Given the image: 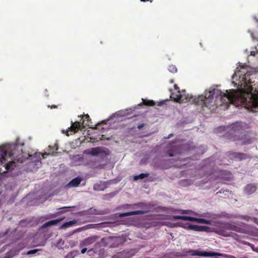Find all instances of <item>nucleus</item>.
<instances>
[{"label":"nucleus","instance_id":"obj_27","mask_svg":"<svg viewBox=\"0 0 258 258\" xmlns=\"http://www.w3.org/2000/svg\"><path fill=\"white\" fill-rule=\"evenodd\" d=\"M37 251H38V249H37L30 250H29L27 252V254H28V255L33 254L36 253Z\"/></svg>","mask_w":258,"mask_h":258},{"label":"nucleus","instance_id":"obj_16","mask_svg":"<svg viewBox=\"0 0 258 258\" xmlns=\"http://www.w3.org/2000/svg\"><path fill=\"white\" fill-rule=\"evenodd\" d=\"M113 242L112 245L113 246H118L124 242V240L122 237H115L112 239Z\"/></svg>","mask_w":258,"mask_h":258},{"label":"nucleus","instance_id":"obj_28","mask_svg":"<svg viewBox=\"0 0 258 258\" xmlns=\"http://www.w3.org/2000/svg\"><path fill=\"white\" fill-rule=\"evenodd\" d=\"M171 217L176 220H182V216L174 215L172 216Z\"/></svg>","mask_w":258,"mask_h":258},{"label":"nucleus","instance_id":"obj_22","mask_svg":"<svg viewBox=\"0 0 258 258\" xmlns=\"http://www.w3.org/2000/svg\"><path fill=\"white\" fill-rule=\"evenodd\" d=\"M78 254L77 251H71L67 254L65 258H74Z\"/></svg>","mask_w":258,"mask_h":258},{"label":"nucleus","instance_id":"obj_30","mask_svg":"<svg viewBox=\"0 0 258 258\" xmlns=\"http://www.w3.org/2000/svg\"><path fill=\"white\" fill-rule=\"evenodd\" d=\"M229 104V103L225 104H226V105H228V104ZM232 104H234L233 103H232ZM242 104V105H245V106H246V108H247V106L245 104H242V103H240V102H237V103H235L234 104ZM222 104H223V103H222L221 102V104H220V105H222Z\"/></svg>","mask_w":258,"mask_h":258},{"label":"nucleus","instance_id":"obj_34","mask_svg":"<svg viewBox=\"0 0 258 258\" xmlns=\"http://www.w3.org/2000/svg\"><path fill=\"white\" fill-rule=\"evenodd\" d=\"M168 154L169 156H170V157L174 156V154L170 151L168 152Z\"/></svg>","mask_w":258,"mask_h":258},{"label":"nucleus","instance_id":"obj_29","mask_svg":"<svg viewBox=\"0 0 258 258\" xmlns=\"http://www.w3.org/2000/svg\"><path fill=\"white\" fill-rule=\"evenodd\" d=\"M145 126V124L144 123H141V124H140L138 125V128L140 130L141 128H142L144 126Z\"/></svg>","mask_w":258,"mask_h":258},{"label":"nucleus","instance_id":"obj_4","mask_svg":"<svg viewBox=\"0 0 258 258\" xmlns=\"http://www.w3.org/2000/svg\"><path fill=\"white\" fill-rule=\"evenodd\" d=\"M241 126L239 123L233 124L231 129L230 134L233 141H241V145L249 144L252 142L251 139L247 138L246 135H244Z\"/></svg>","mask_w":258,"mask_h":258},{"label":"nucleus","instance_id":"obj_23","mask_svg":"<svg viewBox=\"0 0 258 258\" xmlns=\"http://www.w3.org/2000/svg\"><path fill=\"white\" fill-rule=\"evenodd\" d=\"M143 103L144 104L147 106H153L155 105V103L153 100H143Z\"/></svg>","mask_w":258,"mask_h":258},{"label":"nucleus","instance_id":"obj_41","mask_svg":"<svg viewBox=\"0 0 258 258\" xmlns=\"http://www.w3.org/2000/svg\"><path fill=\"white\" fill-rule=\"evenodd\" d=\"M170 82L171 83H172L173 82V80H171V81H170Z\"/></svg>","mask_w":258,"mask_h":258},{"label":"nucleus","instance_id":"obj_38","mask_svg":"<svg viewBox=\"0 0 258 258\" xmlns=\"http://www.w3.org/2000/svg\"><path fill=\"white\" fill-rule=\"evenodd\" d=\"M51 108H57V106L56 105H52L51 107Z\"/></svg>","mask_w":258,"mask_h":258},{"label":"nucleus","instance_id":"obj_10","mask_svg":"<svg viewBox=\"0 0 258 258\" xmlns=\"http://www.w3.org/2000/svg\"><path fill=\"white\" fill-rule=\"evenodd\" d=\"M134 255V250H123L117 253L114 255V258H130Z\"/></svg>","mask_w":258,"mask_h":258},{"label":"nucleus","instance_id":"obj_25","mask_svg":"<svg viewBox=\"0 0 258 258\" xmlns=\"http://www.w3.org/2000/svg\"><path fill=\"white\" fill-rule=\"evenodd\" d=\"M179 93V92H178ZM182 96L180 93L176 95V97L174 98V100L176 102H182L183 100L182 99Z\"/></svg>","mask_w":258,"mask_h":258},{"label":"nucleus","instance_id":"obj_8","mask_svg":"<svg viewBox=\"0 0 258 258\" xmlns=\"http://www.w3.org/2000/svg\"><path fill=\"white\" fill-rule=\"evenodd\" d=\"M89 154L92 156L97 155H108L110 154V151L108 149L102 147H98L92 148L90 149Z\"/></svg>","mask_w":258,"mask_h":258},{"label":"nucleus","instance_id":"obj_13","mask_svg":"<svg viewBox=\"0 0 258 258\" xmlns=\"http://www.w3.org/2000/svg\"><path fill=\"white\" fill-rule=\"evenodd\" d=\"M188 228L196 231H208L209 227L206 226H199L196 225H189Z\"/></svg>","mask_w":258,"mask_h":258},{"label":"nucleus","instance_id":"obj_31","mask_svg":"<svg viewBox=\"0 0 258 258\" xmlns=\"http://www.w3.org/2000/svg\"><path fill=\"white\" fill-rule=\"evenodd\" d=\"M157 209L161 210L162 211H164L165 210V207H161V206L158 207Z\"/></svg>","mask_w":258,"mask_h":258},{"label":"nucleus","instance_id":"obj_14","mask_svg":"<svg viewBox=\"0 0 258 258\" xmlns=\"http://www.w3.org/2000/svg\"><path fill=\"white\" fill-rule=\"evenodd\" d=\"M82 180V178L81 177H77L71 180L68 185L70 187H77L80 184Z\"/></svg>","mask_w":258,"mask_h":258},{"label":"nucleus","instance_id":"obj_12","mask_svg":"<svg viewBox=\"0 0 258 258\" xmlns=\"http://www.w3.org/2000/svg\"><path fill=\"white\" fill-rule=\"evenodd\" d=\"M98 237L96 236H92L85 239L83 241L80 243V246L81 247L87 246L91 245L95 243Z\"/></svg>","mask_w":258,"mask_h":258},{"label":"nucleus","instance_id":"obj_33","mask_svg":"<svg viewBox=\"0 0 258 258\" xmlns=\"http://www.w3.org/2000/svg\"><path fill=\"white\" fill-rule=\"evenodd\" d=\"M84 117H85V119H84V120H85V119H86V120H89V119H90V117H89V116L88 114L85 115L84 116Z\"/></svg>","mask_w":258,"mask_h":258},{"label":"nucleus","instance_id":"obj_37","mask_svg":"<svg viewBox=\"0 0 258 258\" xmlns=\"http://www.w3.org/2000/svg\"><path fill=\"white\" fill-rule=\"evenodd\" d=\"M109 195L110 197H113L114 196V194L112 193L109 194Z\"/></svg>","mask_w":258,"mask_h":258},{"label":"nucleus","instance_id":"obj_9","mask_svg":"<svg viewBox=\"0 0 258 258\" xmlns=\"http://www.w3.org/2000/svg\"><path fill=\"white\" fill-rule=\"evenodd\" d=\"M226 155L230 159H237L239 160L246 159L249 157L246 154L231 151L226 152Z\"/></svg>","mask_w":258,"mask_h":258},{"label":"nucleus","instance_id":"obj_2","mask_svg":"<svg viewBox=\"0 0 258 258\" xmlns=\"http://www.w3.org/2000/svg\"><path fill=\"white\" fill-rule=\"evenodd\" d=\"M18 142V141L17 142ZM19 144L0 147V172L11 171L16 166L17 163H23L26 159L21 149L17 154Z\"/></svg>","mask_w":258,"mask_h":258},{"label":"nucleus","instance_id":"obj_35","mask_svg":"<svg viewBox=\"0 0 258 258\" xmlns=\"http://www.w3.org/2000/svg\"><path fill=\"white\" fill-rule=\"evenodd\" d=\"M174 89H175V90H178V89H179V87H178L177 85H176V84H174Z\"/></svg>","mask_w":258,"mask_h":258},{"label":"nucleus","instance_id":"obj_6","mask_svg":"<svg viewBox=\"0 0 258 258\" xmlns=\"http://www.w3.org/2000/svg\"><path fill=\"white\" fill-rule=\"evenodd\" d=\"M192 255V256H220L223 258H236L234 256L226 254L224 253H221L214 251H201L198 250H189L184 251V255Z\"/></svg>","mask_w":258,"mask_h":258},{"label":"nucleus","instance_id":"obj_5","mask_svg":"<svg viewBox=\"0 0 258 258\" xmlns=\"http://www.w3.org/2000/svg\"><path fill=\"white\" fill-rule=\"evenodd\" d=\"M128 206H131V205H127ZM132 206H137L138 207H140L142 208V210H137L134 211L132 212H126L123 213H121L119 214V217L120 218L135 215H141L146 214L151 211L152 209L154 208V205L150 203H138L133 205Z\"/></svg>","mask_w":258,"mask_h":258},{"label":"nucleus","instance_id":"obj_20","mask_svg":"<svg viewBox=\"0 0 258 258\" xmlns=\"http://www.w3.org/2000/svg\"><path fill=\"white\" fill-rule=\"evenodd\" d=\"M149 175V173H141L139 175H136L134 177V179L135 180H137L139 179H143L145 177H147Z\"/></svg>","mask_w":258,"mask_h":258},{"label":"nucleus","instance_id":"obj_39","mask_svg":"<svg viewBox=\"0 0 258 258\" xmlns=\"http://www.w3.org/2000/svg\"><path fill=\"white\" fill-rule=\"evenodd\" d=\"M257 220H258V219H257V218H254V221L255 222H256V221H257Z\"/></svg>","mask_w":258,"mask_h":258},{"label":"nucleus","instance_id":"obj_15","mask_svg":"<svg viewBox=\"0 0 258 258\" xmlns=\"http://www.w3.org/2000/svg\"><path fill=\"white\" fill-rule=\"evenodd\" d=\"M62 220V219H59L49 221L43 224V225L42 226V228H45L49 226L56 225Z\"/></svg>","mask_w":258,"mask_h":258},{"label":"nucleus","instance_id":"obj_21","mask_svg":"<svg viewBox=\"0 0 258 258\" xmlns=\"http://www.w3.org/2000/svg\"><path fill=\"white\" fill-rule=\"evenodd\" d=\"M76 223L75 221H70L69 222H66L62 224L61 226L62 228H68Z\"/></svg>","mask_w":258,"mask_h":258},{"label":"nucleus","instance_id":"obj_7","mask_svg":"<svg viewBox=\"0 0 258 258\" xmlns=\"http://www.w3.org/2000/svg\"><path fill=\"white\" fill-rule=\"evenodd\" d=\"M84 120L82 121V122L79 121H75L73 122L72 121L71 126L68 128V129L66 131V133L67 136L69 135V132H71V134L73 133H77L79 130H82L85 128V126L84 125Z\"/></svg>","mask_w":258,"mask_h":258},{"label":"nucleus","instance_id":"obj_3","mask_svg":"<svg viewBox=\"0 0 258 258\" xmlns=\"http://www.w3.org/2000/svg\"><path fill=\"white\" fill-rule=\"evenodd\" d=\"M228 231H234L241 233L247 232L246 224L242 222H237L236 224L225 222L221 223L219 227L216 230V233L225 237L231 236V232Z\"/></svg>","mask_w":258,"mask_h":258},{"label":"nucleus","instance_id":"obj_32","mask_svg":"<svg viewBox=\"0 0 258 258\" xmlns=\"http://www.w3.org/2000/svg\"><path fill=\"white\" fill-rule=\"evenodd\" d=\"M87 248H83L82 250H81V253L84 254L86 252V251H87Z\"/></svg>","mask_w":258,"mask_h":258},{"label":"nucleus","instance_id":"obj_11","mask_svg":"<svg viewBox=\"0 0 258 258\" xmlns=\"http://www.w3.org/2000/svg\"><path fill=\"white\" fill-rule=\"evenodd\" d=\"M257 187L256 184L254 183H249L247 184L244 187V192L245 194L248 195H250L253 193H254L257 190Z\"/></svg>","mask_w":258,"mask_h":258},{"label":"nucleus","instance_id":"obj_26","mask_svg":"<svg viewBox=\"0 0 258 258\" xmlns=\"http://www.w3.org/2000/svg\"><path fill=\"white\" fill-rule=\"evenodd\" d=\"M194 217L190 216H182V220L189 221L194 222Z\"/></svg>","mask_w":258,"mask_h":258},{"label":"nucleus","instance_id":"obj_18","mask_svg":"<svg viewBox=\"0 0 258 258\" xmlns=\"http://www.w3.org/2000/svg\"><path fill=\"white\" fill-rule=\"evenodd\" d=\"M50 155V153H44V154H41L40 153H36L34 154V157H38V158H37V159L35 160V162H39L40 161L41 158L40 157V156H42L43 158H45L46 156H48Z\"/></svg>","mask_w":258,"mask_h":258},{"label":"nucleus","instance_id":"obj_17","mask_svg":"<svg viewBox=\"0 0 258 258\" xmlns=\"http://www.w3.org/2000/svg\"><path fill=\"white\" fill-rule=\"evenodd\" d=\"M180 213L182 214H194L195 215H197V216H203V217H208V216L207 215L208 214H203L202 215H199V214H198L195 212H193L191 211H189V210H181L180 211Z\"/></svg>","mask_w":258,"mask_h":258},{"label":"nucleus","instance_id":"obj_40","mask_svg":"<svg viewBox=\"0 0 258 258\" xmlns=\"http://www.w3.org/2000/svg\"><path fill=\"white\" fill-rule=\"evenodd\" d=\"M172 136V134H170L169 136V137L168 138H169L170 137H171Z\"/></svg>","mask_w":258,"mask_h":258},{"label":"nucleus","instance_id":"obj_1","mask_svg":"<svg viewBox=\"0 0 258 258\" xmlns=\"http://www.w3.org/2000/svg\"><path fill=\"white\" fill-rule=\"evenodd\" d=\"M250 73L248 68L241 67L240 70H237L232 76V79L238 77V83L235 84L236 90L232 89L225 92L214 88L205 92V95H202L195 98L192 101L197 105H201L202 108L207 107L213 110L216 106L214 97L219 98L220 102L223 104L237 103V102L245 104L247 109L252 112H256L258 108V90L252 87L254 82L251 81Z\"/></svg>","mask_w":258,"mask_h":258},{"label":"nucleus","instance_id":"obj_19","mask_svg":"<svg viewBox=\"0 0 258 258\" xmlns=\"http://www.w3.org/2000/svg\"><path fill=\"white\" fill-rule=\"evenodd\" d=\"M194 222H196L198 223L210 224L211 221L202 218H197L194 217Z\"/></svg>","mask_w":258,"mask_h":258},{"label":"nucleus","instance_id":"obj_24","mask_svg":"<svg viewBox=\"0 0 258 258\" xmlns=\"http://www.w3.org/2000/svg\"><path fill=\"white\" fill-rule=\"evenodd\" d=\"M168 71L172 73H175L177 72V69L175 67V66L174 65H170L169 67H168Z\"/></svg>","mask_w":258,"mask_h":258},{"label":"nucleus","instance_id":"obj_36","mask_svg":"<svg viewBox=\"0 0 258 258\" xmlns=\"http://www.w3.org/2000/svg\"><path fill=\"white\" fill-rule=\"evenodd\" d=\"M141 2H147V1H150V2H152V0H140Z\"/></svg>","mask_w":258,"mask_h":258}]
</instances>
